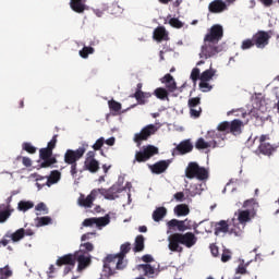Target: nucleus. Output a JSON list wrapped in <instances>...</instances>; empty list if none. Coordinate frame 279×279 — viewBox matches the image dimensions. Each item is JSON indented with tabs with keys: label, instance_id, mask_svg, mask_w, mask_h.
Returning a JSON list of instances; mask_svg holds the SVG:
<instances>
[{
	"label": "nucleus",
	"instance_id": "nucleus-1",
	"mask_svg": "<svg viewBox=\"0 0 279 279\" xmlns=\"http://www.w3.org/2000/svg\"><path fill=\"white\" fill-rule=\"evenodd\" d=\"M222 38L223 26L219 24L213 25L204 36L199 58L203 60H208V58H214V56H217V53H221V47L219 46V41Z\"/></svg>",
	"mask_w": 279,
	"mask_h": 279
},
{
	"label": "nucleus",
	"instance_id": "nucleus-2",
	"mask_svg": "<svg viewBox=\"0 0 279 279\" xmlns=\"http://www.w3.org/2000/svg\"><path fill=\"white\" fill-rule=\"evenodd\" d=\"M170 252H182L184 245L187 248L193 247L197 243V236L193 232L173 233L168 238Z\"/></svg>",
	"mask_w": 279,
	"mask_h": 279
},
{
	"label": "nucleus",
	"instance_id": "nucleus-3",
	"mask_svg": "<svg viewBox=\"0 0 279 279\" xmlns=\"http://www.w3.org/2000/svg\"><path fill=\"white\" fill-rule=\"evenodd\" d=\"M258 202L255 198H250L243 203V208L248 209L238 210V221L241 223L242 228H245V226L256 217V210H258Z\"/></svg>",
	"mask_w": 279,
	"mask_h": 279
},
{
	"label": "nucleus",
	"instance_id": "nucleus-4",
	"mask_svg": "<svg viewBox=\"0 0 279 279\" xmlns=\"http://www.w3.org/2000/svg\"><path fill=\"white\" fill-rule=\"evenodd\" d=\"M185 177L189 180H194V178H196V180L204 182V180H208V170L201 167L199 163L191 161L185 168Z\"/></svg>",
	"mask_w": 279,
	"mask_h": 279
},
{
	"label": "nucleus",
	"instance_id": "nucleus-5",
	"mask_svg": "<svg viewBox=\"0 0 279 279\" xmlns=\"http://www.w3.org/2000/svg\"><path fill=\"white\" fill-rule=\"evenodd\" d=\"M119 255L118 254H109L104 259V271L106 276H114L117 271H123L125 267H128V263L122 265V268H119Z\"/></svg>",
	"mask_w": 279,
	"mask_h": 279
},
{
	"label": "nucleus",
	"instance_id": "nucleus-6",
	"mask_svg": "<svg viewBox=\"0 0 279 279\" xmlns=\"http://www.w3.org/2000/svg\"><path fill=\"white\" fill-rule=\"evenodd\" d=\"M158 132V128L155 124H148L144 126L140 133H135L134 143H136L137 147L143 145V141H148L149 136H154Z\"/></svg>",
	"mask_w": 279,
	"mask_h": 279
},
{
	"label": "nucleus",
	"instance_id": "nucleus-7",
	"mask_svg": "<svg viewBox=\"0 0 279 279\" xmlns=\"http://www.w3.org/2000/svg\"><path fill=\"white\" fill-rule=\"evenodd\" d=\"M39 160H41L39 165L41 169H49L52 165H58V159L53 157V150L47 147L39 149Z\"/></svg>",
	"mask_w": 279,
	"mask_h": 279
},
{
	"label": "nucleus",
	"instance_id": "nucleus-8",
	"mask_svg": "<svg viewBox=\"0 0 279 279\" xmlns=\"http://www.w3.org/2000/svg\"><path fill=\"white\" fill-rule=\"evenodd\" d=\"M158 154V147L154 145L143 146L140 151L135 153V162H147Z\"/></svg>",
	"mask_w": 279,
	"mask_h": 279
},
{
	"label": "nucleus",
	"instance_id": "nucleus-9",
	"mask_svg": "<svg viewBox=\"0 0 279 279\" xmlns=\"http://www.w3.org/2000/svg\"><path fill=\"white\" fill-rule=\"evenodd\" d=\"M86 154V147H80L76 150L68 149L64 154L65 165H76L77 160L84 157Z\"/></svg>",
	"mask_w": 279,
	"mask_h": 279
},
{
	"label": "nucleus",
	"instance_id": "nucleus-10",
	"mask_svg": "<svg viewBox=\"0 0 279 279\" xmlns=\"http://www.w3.org/2000/svg\"><path fill=\"white\" fill-rule=\"evenodd\" d=\"M270 39H271V31L269 32L258 31L253 35V40L257 49H265V47L269 45Z\"/></svg>",
	"mask_w": 279,
	"mask_h": 279
},
{
	"label": "nucleus",
	"instance_id": "nucleus-11",
	"mask_svg": "<svg viewBox=\"0 0 279 279\" xmlns=\"http://www.w3.org/2000/svg\"><path fill=\"white\" fill-rule=\"evenodd\" d=\"M254 141H259L258 151L264 156H271L274 153V146L269 144V135H260L259 137L256 136Z\"/></svg>",
	"mask_w": 279,
	"mask_h": 279
},
{
	"label": "nucleus",
	"instance_id": "nucleus-12",
	"mask_svg": "<svg viewBox=\"0 0 279 279\" xmlns=\"http://www.w3.org/2000/svg\"><path fill=\"white\" fill-rule=\"evenodd\" d=\"M98 195H99V192H97V189L92 190L87 196L84 194H81L77 199V204L82 208H93V202L97 199Z\"/></svg>",
	"mask_w": 279,
	"mask_h": 279
},
{
	"label": "nucleus",
	"instance_id": "nucleus-13",
	"mask_svg": "<svg viewBox=\"0 0 279 279\" xmlns=\"http://www.w3.org/2000/svg\"><path fill=\"white\" fill-rule=\"evenodd\" d=\"M75 263H78L76 271L82 272L84 269H87V267H90V264L93 263V257L90 254H82L75 252Z\"/></svg>",
	"mask_w": 279,
	"mask_h": 279
},
{
	"label": "nucleus",
	"instance_id": "nucleus-14",
	"mask_svg": "<svg viewBox=\"0 0 279 279\" xmlns=\"http://www.w3.org/2000/svg\"><path fill=\"white\" fill-rule=\"evenodd\" d=\"M202 98L194 97L190 98L187 101V106L190 108V114L193 119H199L202 117Z\"/></svg>",
	"mask_w": 279,
	"mask_h": 279
},
{
	"label": "nucleus",
	"instance_id": "nucleus-15",
	"mask_svg": "<svg viewBox=\"0 0 279 279\" xmlns=\"http://www.w3.org/2000/svg\"><path fill=\"white\" fill-rule=\"evenodd\" d=\"M110 223V216H105L100 218H86L83 221L84 228H90L93 226H97V228H104Z\"/></svg>",
	"mask_w": 279,
	"mask_h": 279
},
{
	"label": "nucleus",
	"instance_id": "nucleus-16",
	"mask_svg": "<svg viewBox=\"0 0 279 279\" xmlns=\"http://www.w3.org/2000/svg\"><path fill=\"white\" fill-rule=\"evenodd\" d=\"M96 191L98 192V195H102V197H105V199H117L118 197V193H121V191H123L119 185H112L111 187H109L108 190L100 187V189H96Z\"/></svg>",
	"mask_w": 279,
	"mask_h": 279
},
{
	"label": "nucleus",
	"instance_id": "nucleus-17",
	"mask_svg": "<svg viewBox=\"0 0 279 279\" xmlns=\"http://www.w3.org/2000/svg\"><path fill=\"white\" fill-rule=\"evenodd\" d=\"M191 151H193V143H191V140L182 141L173 149V154L177 156H184V154H191Z\"/></svg>",
	"mask_w": 279,
	"mask_h": 279
},
{
	"label": "nucleus",
	"instance_id": "nucleus-18",
	"mask_svg": "<svg viewBox=\"0 0 279 279\" xmlns=\"http://www.w3.org/2000/svg\"><path fill=\"white\" fill-rule=\"evenodd\" d=\"M132 250V244L130 242H126L120 246V252L117 253L119 260H118V267L122 268V265L125 263L128 264V259H125V256L130 254V251Z\"/></svg>",
	"mask_w": 279,
	"mask_h": 279
},
{
	"label": "nucleus",
	"instance_id": "nucleus-19",
	"mask_svg": "<svg viewBox=\"0 0 279 279\" xmlns=\"http://www.w3.org/2000/svg\"><path fill=\"white\" fill-rule=\"evenodd\" d=\"M167 226L170 230L177 228L179 232H186V230H191L193 228V225H186V221L178 219H171L170 221L167 222Z\"/></svg>",
	"mask_w": 279,
	"mask_h": 279
},
{
	"label": "nucleus",
	"instance_id": "nucleus-20",
	"mask_svg": "<svg viewBox=\"0 0 279 279\" xmlns=\"http://www.w3.org/2000/svg\"><path fill=\"white\" fill-rule=\"evenodd\" d=\"M208 10L211 14H221V12L228 10V5L223 0H214L209 3Z\"/></svg>",
	"mask_w": 279,
	"mask_h": 279
},
{
	"label": "nucleus",
	"instance_id": "nucleus-21",
	"mask_svg": "<svg viewBox=\"0 0 279 279\" xmlns=\"http://www.w3.org/2000/svg\"><path fill=\"white\" fill-rule=\"evenodd\" d=\"M61 173L58 170L51 171L50 175L47 178L45 183H36L37 189H43L44 186H51L52 184H58L60 181Z\"/></svg>",
	"mask_w": 279,
	"mask_h": 279
},
{
	"label": "nucleus",
	"instance_id": "nucleus-22",
	"mask_svg": "<svg viewBox=\"0 0 279 279\" xmlns=\"http://www.w3.org/2000/svg\"><path fill=\"white\" fill-rule=\"evenodd\" d=\"M137 271L143 274L145 278H156V267L150 264H140L136 266Z\"/></svg>",
	"mask_w": 279,
	"mask_h": 279
},
{
	"label": "nucleus",
	"instance_id": "nucleus-23",
	"mask_svg": "<svg viewBox=\"0 0 279 279\" xmlns=\"http://www.w3.org/2000/svg\"><path fill=\"white\" fill-rule=\"evenodd\" d=\"M169 165H171L170 161L167 160H160L157 161L156 163L149 166V169L151 173H155L156 175H160V173H165L167 169H169Z\"/></svg>",
	"mask_w": 279,
	"mask_h": 279
},
{
	"label": "nucleus",
	"instance_id": "nucleus-24",
	"mask_svg": "<svg viewBox=\"0 0 279 279\" xmlns=\"http://www.w3.org/2000/svg\"><path fill=\"white\" fill-rule=\"evenodd\" d=\"M161 84H166V88L169 93H175L178 89V85L175 84V80L171 74H166L161 80Z\"/></svg>",
	"mask_w": 279,
	"mask_h": 279
},
{
	"label": "nucleus",
	"instance_id": "nucleus-25",
	"mask_svg": "<svg viewBox=\"0 0 279 279\" xmlns=\"http://www.w3.org/2000/svg\"><path fill=\"white\" fill-rule=\"evenodd\" d=\"M70 8L76 14H84L86 11V0H70Z\"/></svg>",
	"mask_w": 279,
	"mask_h": 279
},
{
	"label": "nucleus",
	"instance_id": "nucleus-26",
	"mask_svg": "<svg viewBox=\"0 0 279 279\" xmlns=\"http://www.w3.org/2000/svg\"><path fill=\"white\" fill-rule=\"evenodd\" d=\"M56 265H58V267H62V265H71L72 267H75V253L59 257Z\"/></svg>",
	"mask_w": 279,
	"mask_h": 279
},
{
	"label": "nucleus",
	"instance_id": "nucleus-27",
	"mask_svg": "<svg viewBox=\"0 0 279 279\" xmlns=\"http://www.w3.org/2000/svg\"><path fill=\"white\" fill-rule=\"evenodd\" d=\"M243 128V121L235 119L229 122V134H233V136H239L241 134V129Z\"/></svg>",
	"mask_w": 279,
	"mask_h": 279
},
{
	"label": "nucleus",
	"instance_id": "nucleus-28",
	"mask_svg": "<svg viewBox=\"0 0 279 279\" xmlns=\"http://www.w3.org/2000/svg\"><path fill=\"white\" fill-rule=\"evenodd\" d=\"M84 169L89 173H97L99 171V161L97 159H85Z\"/></svg>",
	"mask_w": 279,
	"mask_h": 279
},
{
	"label": "nucleus",
	"instance_id": "nucleus-29",
	"mask_svg": "<svg viewBox=\"0 0 279 279\" xmlns=\"http://www.w3.org/2000/svg\"><path fill=\"white\" fill-rule=\"evenodd\" d=\"M228 232H230V225H228V221L220 220L219 222H216V226H215L216 236H219V234H226Z\"/></svg>",
	"mask_w": 279,
	"mask_h": 279
},
{
	"label": "nucleus",
	"instance_id": "nucleus-30",
	"mask_svg": "<svg viewBox=\"0 0 279 279\" xmlns=\"http://www.w3.org/2000/svg\"><path fill=\"white\" fill-rule=\"evenodd\" d=\"M154 38L157 43H162V40H169V34L165 27L159 26L154 31Z\"/></svg>",
	"mask_w": 279,
	"mask_h": 279
},
{
	"label": "nucleus",
	"instance_id": "nucleus-31",
	"mask_svg": "<svg viewBox=\"0 0 279 279\" xmlns=\"http://www.w3.org/2000/svg\"><path fill=\"white\" fill-rule=\"evenodd\" d=\"M104 10H107V12L113 16H121V14H123V7H121L119 2H113Z\"/></svg>",
	"mask_w": 279,
	"mask_h": 279
},
{
	"label": "nucleus",
	"instance_id": "nucleus-32",
	"mask_svg": "<svg viewBox=\"0 0 279 279\" xmlns=\"http://www.w3.org/2000/svg\"><path fill=\"white\" fill-rule=\"evenodd\" d=\"M165 217H167V208L166 207H157L153 211V219L156 222L162 221V219H165Z\"/></svg>",
	"mask_w": 279,
	"mask_h": 279
},
{
	"label": "nucleus",
	"instance_id": "nucleus-33",
	"mask_svg": "<svg viewBox=\"0 0 279 279\" xmlns=\"http://www.w3.org/2000/svg\"><path fill=\"white\" fill-rule=\"evenodd\" d=\"M189 213H191V209L186 204H180L174 207V215H177V217H186Z\"/></svg>",
	"mask_w": 279,
	"mask_h": 279
},
{
	"label": "nucleus",
	"instance_id": "nucleus-34",
	"mask_svg": "<svg viewBox=\"0 0 279 279\" xmlns=\"http://www.w3.org/2000/svg\"><path fill=\"white\" fill-rule=\"evenodd\" d=\"M143 250H145V236L140 234L135 238L133 252L138 253V252H143Z\"/></svg>",
	"mask_w": 279,
	"mask_h": 279
},
{
	"label": "nucleus",
	"instance_id": "nucleus-35",
	"mask_svg": "<svg viewBox=\"0 0 279 279\" xmlns=\"http://www.w3.org/2000/svg\"><path fill=\"white\" fill-rule=\"evenodd\" d=\"M109 110L112 112L113 117H117L121 112L122 105L117 100H109L108 101Z\"/></svg>",
	"mask_w": 279,
	"mask_h": 279
},
{
	"label": "nucleus",
	"instance_id": "nucleus-36",
	"mask_svg": "<svg viewBox=\"0 0 279 279\" xmlns=\"http://www.w3.org/2000/svg\"><path fill=\"white\" fill-rule=\"evenodd\" d=\"M151 95L149 93H145L143 90H136L134 94V98L136 99L137 104H146V99H149Z\"/></svg>",
	"mask_w": 279,
	"mask_h": 279
},
{
	"label": "nucleus",
	"instance_id": "nucleus-37",
	"mask_svg": "<svg viewBox=\"0 0 279 279\" xmlns=\"http://www.w3.org/2000/svg\"><path fill=\"white\" fill-rule=\"evenodd\" d=\"M154 95L157 97V99L165 101V99H169V89H166L165 87H158L154 90Z\"/></svg>",
	"mask_w": 279,
	"mask_h": 279
},
{
	"label": "nucleus",
	"instance_id": "nucleus-38",
	"mask_svg": "<svg viewBox=\"0 0 279 279\" xmlns=\"http://www.w3.org/2000/svg\"><path fill=\"white\" fill-rule=\"evenodd\" d=\"M95 250V245L90 242L82 243L80 245V250L76 251L78 254H90Z\"/></svg>",
	"mask_w": 279,
	"mask_h": 279
},
{
	"label": "nucleus",
	"instance_id": "nucleus-39",
	"mask_svg": "<svg viewBox=\"0 0 279 279\" xmlns=\"http://www.w3.org/2000/svg\"><path fill=\"white\" fill-rule=\"evenodd\" d=\"M217 73L216 70L209 69V70H205L202 74H201V82H210V80L213 77H215V74Z\"/></svg>",
	"mask_w": 279,
	"mask_h": 279
},
{
	"label": "nucleus",
	"instance_id": "nucleus-40",
	"mask_svg": "<svg viewBox=\"0 0 279 279\" xmlns=\"http://www.w3.org/2000/svg\"><path fill=\"white\" fill-rule=\"evenodd\" d=\"M33 207H34V202H31V201H21L17 204V208L22 213H27V210L32 209Z\"/></svg>",
	"mask_w": 279,
	"mask_h": 279
},
{
	"label": "nucleus",
	"instance_id": "nucleus-41",
	"mask_svg": "<svg viewBox=\"0 0 279 279\" xmlns=\"http://www.w3.org/2000/svg\"><path fill=\"white\" fill-rule=\"evenodd\" d=\"M9 236L13 241V243H17V241H21V239L25 238V229L21 228Z\"/></svg>",
	"mask_w": 279,
	"mask_h": 279
},
{
	"label": "nucleus",
	"instance_id": "nucleus-42",
	"mask_svg": "<svg viewBox=\"0 0 279 279\" xmlns=\"http://www.w3.org/2000/svg\"><path fill=\"white\" fill-rule=\"evenodd\" d=\"M53 223V219L49 216L37 217V226L41 228L43 226H51Z\"/></svg>",
	"mask_w": 279,
	"mask_h": 279
},
{
	"label": "nucleus",
	"instance_id": "nucleus-43",
	"mask_svg": "<svg viewBox=\"0 0 279 279\" xmlns=\"http://www.w3.org/2000/svg\"><path fill=\"white\" fill-rule=\"evenodd\" d=\"M92 53H95V48L84 46L82 50H80L78 54L81 58L85 59L88 58V56H92Z\"/></svg>",
	"mask_w": 279,
	"mask_h": 279
},
{
	"label": "nucleus",
	"instance_id": "nucleus-44",
	"mask_svg": "<svg viewBox=\"0 0 279 279\" xmlns=\"http://www.w3.org/2000/svg\"><path fill=\"white\" fill-rule=\"evenodd\" d=\"M255 46H256V44L254 41V37H252V39H244L242 41L241 49H243L245 51L247 49H252V47H255Z\"/></svg>",
	"mask_w": 279,
	"mask_h": 279
},
{
	"label": "nucleus",
	"instance_id": "nucleus-45",
	"mask_svg": "<svg viewBox=\"0 0 279 279\" xmlns=\"http://www.w3.org/2000/svg\"><path fill=\"white\" fill-rule=\"evenodd\" d=\"M196 149H208L210 147V143L205 142L203 137L198 138L195 143Z\"/></svg>",
	"mask_w": 279,
	"mask_h": 279
},
{
	"label": "nucleus",
	"instance_id": "nucleus-46",
	"mask_svg": "<svg viewBox=\"0 0 279 279\" xmlns=\"http://www.w3.org/2000/svg\"><path fill=\"white\" fill-rule=\"evenodd\" d=\"M169 25H171V27H174L175 29H182V27H184V24L178 17L170 19Z\"/></svg>",
	"mask_w": 279,
	"mask_h": 279
},
{
	"label": "nucleus",
	"instance_id": "nucleus-47",
	"mask_svg": "<svg viewBox=\"0 0 279 279\" xmlns=\"http://www.w3.org/2000/svg\"><path fill=\"white\" fill-rule=\"evenodd\" d=\"M10 277H12V271L10 270V266L0 268V279H8Z\"/></svg>",
	"mask_w": 279,
	"mask_h": 279
},
{
	"label": "nucleus",
	"instance_id": "nucleus-48",
	"mask_svg": "<svg viewBox=\"0 0 279 279\" xmlns=\"http://www.w3.org/2000/svg\"><path fill=\"white\" fill-rule=\"evenodd\" d=\"M22 149L27 151V154H36V147L32 145L29 142H25L22 144Z\"/></svg>",
	"mask_w": 279,
	"mask_h": 279
},
{
	"label": "nucleus",
	"instance_id": "nucleus-49",
	"mask_svg": "<svg viewBox=\"0 0 279 279\" xmlns=\"http://www.w3.org/2000/svg\"><path fill=\"white\" fill-rule=\"evenodd\" d=\"M217 130L218 132H226L227 134H230V122H221L220 124H218Z\"/></svg>",
	"mask_w": 279,
	"mask_h": 279
},
{
	"label": "nucleus",
	"instance_id": "nucleus-50",
	"mask_svg": "<svg viewBox=\"0 0 279 279\" xmlns=\"http://www.w3.org/2000/svg\"><path fill=\"white\" fill-rule=\"evenodd\" d=\"M243 227H239L234 225L232 228L229 229V234H234V236H241L243 234Z\"/></svg>",
	"mask_w": 279,
	"mask_h": 279
},
{
	"label": "nucleus",
	"instance_id": "nucleus-51",
	"mask_svg": "<svg viewBox=\"0 0 279 279\" xmlns=\"http://www.w3.org/2000/svg\"><path fill=\"white\" fill-rule=\"evenodd\" d=\"M190 77H191L192 82H194V84H195V82H197V80H201L202 74H201L199 69L198 68H194L192 70V72H191Z\"/></svg>",
	"mask_w": 279,
	"mask_h": 279
},
{
	"label": "nucleus",
	"instance_id": "nucleus-52",
	"mask_svg": "<svg viewBox=\"0 0 279 279\" xmlns=\"http://www.w3.org/2000/svg\"><path fill=\"white\" fill-rule=\"evenodd\" d=\"M198 86L202 93H209V90H213V86L208 83V81H201Z\"/></svg>",
	"mask_w": 279,
	"mask_h": 279
},
{
	"label": "nucleus",
	"instance_id": "nucleus-53",
	"mask_svg": "<svg viewBox=\"0 0 279 279\" xmlns=\"http://www.w3.org/2000/svg\"><path fill=\"white\" fill-rule=\"evenodd\" d=\"M10 215H12V211L10 209L0 211V223H5V221L10 219Z\"/></svg>",
	"mask_w": 279,
	"mask_h": 279
},
{
	"label": "nucleus",
	"instance_id": "nucleus-54",
	"mask_svg": "<svg viewBox=\"0 0 279 279\" xmlns=\"http://www.w3.org/2000/svg\"><path fill=\"white\" fill-rule=\"evenodd\" d=\"M35 210L44 213V215H49V208H47L45 203H38L35 207Z\"/></svg>",
	"mask_w": 279,
	"mask_h": 279
},
{
	"label": "nucleus",
	"instance_id": "nucleus-55",
	"mask_svg": "<svg viewBox=\"0 0 279 279\" xmlns=\"http://www.w3.org/2000/svg\"><path fill=\"white\" fill-rule=\"evenodd\" d=\"M106 143V140L104 137H100L96 141V143L93 145V149L95 151H99L104 147V144Z\"/></svg>",
	"mask_w": 279,
	"mask_h": 279
},
{
	"label": "nucleus",
	"instance_id": "nucleus-56",
	"mask_svg": "<svg viewBox=\"0 0 279 279\" xmlns=\"http://www.w3.org/2000/svg\"><path fill=\"white\" fill-rule=\"evenodd\" d=\"M57 144H58V134L52 136L51 141L48 142V145L46 148L53 151L56 149Z\"/></svg>",
	"mask_w": 279,
	"mask_h": 279
},
{
	"label": "nucleus",
	"instance_id": "nucleus-57",
	"mask_svg": "<svg viewBox=\"0 0 279 279\" xmlns=\"http://www.w3.org/2000/svg\"><path fill=\"white\" fill-rule=\"evenodd\" d=\"M232 259V252L230 250H225L221 255V262L228 263V260Z\"/></svg>",
	"mask_w": 279,
	"mask_h": 279
},
{
	"label": "nucleus",
	"instance_id": "nucleus-58",
	"mask_svg": "<svg viewBox=\"0 0 279 279\" xmlns=\"http://www.w3.org/2000/svg\"><path fill=\"white\" fill-rule=\"evenodd\" d=\"M141 260H143V263H146V265H149V263H154V256H151L150 254H146L142 256Z\"/></svg>",
	"mask_w": 279,
	"mask_h": 279
},
{
	"label": "nucleus",
	"instance_id": "nucleus-59",
	"mask_svg": "<svg viewBox=\"0 0 279 279\" xmlns=\"http://www.w3.org/2000/svg\"><path fill=\"white\" fill-rule=\"evenodd\" d=\"M210 252H211V255L215 256V258L219 256V247L217 245L210 244Z\"/></svg>",
	"mask_w": 279,
	"mask_h": 279
},
{
	"label": "nucleus",
	"instance_id": "nucleus-60",
	"mask_svg": "<svg viewBox=\"0 0 279 279\" xmlns=\"http://www.w3.org/2000/svg\"><path fill=\"white\" fill-rule=\"evenodd\" d=\"M70 166H71L70 173L73 178H75V175H77V163H70Z\"/></svg>",
	"mask_w": 279,
	"mask_h": 279
},
{
	"label": "nucleus",
	"instance_id": "nucleus-61",
	"mask_svg": "<svg viewBox=\"0 0 279 279\" xmlns=\"http://www.w3.org/2000/svg\"><path fill=\"white\" fill-rule=\"evenodd\" d=\"M236 274H241V275L247 274V268L245 267V265L243 264L239 265L236 268Z\"/></svg>",
	"mask_w": 279,
	"mask_h": 279
},
{
	"label": "nucleus",
	"instance_id": "nucleus-62",
	"mask_svg": "<svg viewBox=\"0 0 279 279\" xmlns=\"http://www.w3.org/2000/svg\"><path fill=\"white\" fill-rule=\"evenodd\" d=\"M174 199H177V202H184V192H177L174 194Z\"/></svg>",
	"mask_w": 279,
	"mask_h": 279
},
{
	"label": "nucleus",
	"instance_id": "nucleus-63",
	"mask_svg": "<svg viewBox=\"0 0 279 279\" xmlns=\"http://www.w3.org/2000/svg\"><path fill=\"white\" fill-rule=\"evenodd\" d=\"M22 162L24 167H32V159H29L28 157H23Z\"/></svg>",
	"mask_w": 279,
	"mask_h": 279
},
{
	"label": "nucleus",
	"instance_id": "nucleus-64",
	"mask_svg": "<svg viewBox=\"0 0 279 279\" xmlns=\"http://www.w3.org/2000/svg\"><path fill=\"white\" fill-rule=\"evenodd\" d=\"M94 234L95 232H87L81 236V241H88Z\"/></svg>",
	"mask_w": 279,
	"mask_h": 279
}]
</instances>
